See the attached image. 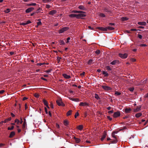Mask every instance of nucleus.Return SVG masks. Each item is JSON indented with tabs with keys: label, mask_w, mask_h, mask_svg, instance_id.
Wrapping results in <instances>:
<instances>
[{
	"label": "nucleus",
	"mask_w": 148,
	"mask_h": 148,
	"mask_svg": "<svg viewBox=\"0 0 148 148\" xmlns=\"http://www.w3.org/2000/svg\"><path fill=\"white\" fill-rule=\"evenodd\" d=\"M69 28L68 27H64L59 31V33L60 34H61L67 30L69 29Z\"/></svg>",
	"instance_id": "f257e3e1"
},
{
	"label": "nucleus",
	"mask_w": 148,
	"mask_h": 148,
	"mask_svg": "<svg viewBox=\"0 0 148 148\" xmlns=\"http://www.w3.org/2000/svg\"><path fill=\"white\" fill-rule=\"evenodd\" d=\"M119 56L123 59H125L127 58V53L122 54L120 53L119 54Z\"/></svg>",
	"instance_id": "f03ea898"
},
{
	"label": "nucleus",
	"mask_w": 148,
	"mask_h": 148,
	"mask_svg": "<svg viewBox=\"0 0 148 148\" xmlns=\"http://www.w3.org/2000/svg\"><path fill=\"white\" fill-rule=\"evenodd\" d=\"M120 113L119 111H118L114 113L113 116L114 118H116L120 116Z\"/></svg>",
	"instance_id": "7ed1b4c3"
},
{
	"label": "nucleus",
	"mask_w": 148,
	"mask_h": 148,
	"mask_svg": "<svg viewBox=\"0 0 148 148\" xmlns=\"http://www.w3.org/2000/svg\"><path fill=\"white\" fill-rule=\"evenodd\" d=\"M56 102L57 104L59 106H64V104H63V103L61 99H58L56 101Z\"/></svg>",
	"instance_id": "20e7f679"
},
{
	"label": "nucleus",
	"mask_w": 148,
	"mask_h": 148,
	"mask_svg": "<svg viewBox=\"0 0 148 148\" xmlns=\"http://www.w3.org/2000/svg\"><path fill=\"white\" fill-rule=\"evenodd\" d=\"M77 18H83V17H85L86 16V15L84 14H77Z\"/></svg>",
	"instance_id": "39448f33"
},
{
	"label": "nucleus",
	"mask_w": 148,
	"mask_h": 148,
	"mask_svg": "<svg viewBox=\"0 0 148 148\" xmlns=\"http://www.w3.org/2000/svg\"><path fill=\"white\" fill-rule=\"evenodd\" d=\"M102 87L104 89L106 90H111L112 89L111 88L107 86H102Z\"/></svg>",
	"instance_id": "423d86ee"
},
{
	"label": "nucleus",
	"mask_w": 148,
	"mask_h": 148,
	"mask_svg": "<svg viewBox=\"0 0 148 148\" xmlns=\"http://www.w3.org/2000/svg\"><path fill=\"white\" fill-rule=\"evenodd\" d=\"M107 135V132L106 131H104L103 133V134L101 138V141H103L104 139L106 138Z\"/></svg>",
	"instance_id": "0eeeda50"
},
{
	"label": "nucleus",
	"mask_w": 148,
	"mask_h": 148,
	"mask_svg": "<svg viewBox=\"0 0 148 148\" xmlns=\"http://www.w3.org/2000/svg\"><path fill=\"white\" fill-rule=\"evenodd\" d=\"M34 9V8L33 7H31L27 8L25 11L26 13H28L32 11Z\"/></svg>",
	"instance_id": "6e6552de"
},
{
	"label": "nucleus",
	"mask_w": 148,
	"mask_h": 148,
	"mask_svg": "<svg viewBox=\"0 0 148 148\" xmlns=\"http://www.w3.org/2000/svg\"><path fill=\"white\" fill-rule=\"evenodd\" d=\"M78 8L80 10H86V8L84 6H83L82 5H79Z\"/></svg>",
	"instance_id": "1a4fd4ad"
},
{
	"label": "nucleus",
	"mask_w": 148,
	"mask_h": 148,
	"mask_svg": "<svg viewBox=\"0 0 148 148\" xmlns=\"http://www.w3.org/2000/svg\"><path fill=\"white\" fill-rule=\"evenodd\" d=\"M119 61L118 60H115L110 62V64L112 65H115L117 64H119Z\"/></svg>",
	"instance_id": "9d476101"
},
{
	"label": "nucleus",
	"mask_w": 148,
	"mask_h": 148,
	"mask_svg": "<svg viewBox=\"0 0 148 148\" xmlns=\"http://www.w3.org/2000/svg\"><path fill=\"white\" fill-rule=\"evenodd\" d=\"M66 79H69L71 78V77L70 75H67L66 74L64 73L62 75Z\"/></svg>",
	"instance_id": "9b49d317"
},
{
	"label": "nucleus",
	"mask_w": 148,
	"mask_h": 148,
	"mask_svg": "<svg viewBox=\"0 0 148 148\" xmlns=\"http://www.w3.org/2000/svg\"><path fill=\"white\" fill-rule=\"evenodd\" d=\"M88 104L86 102H81L79 104V105L81 106H88Z\"/></svg>",
	"instance_id": "f8f14e48"
},
{
	"label": "nucleus",
	"mask_w": 148,
	"mask_h": 148,
	"mask_svg": "<svg viewBox=\"0 0 148 148\" xmlns=\"http://www.w3.org/2000/svg\"><path fill=\"white\" fill-rule=\"evenodd\" d=\"M69 99L71 100L76 102H78L80 101L79 99L78 98L75 99L73 98L70 97L69 98Z\"/></svg>",
	"instance_id": "ddd939ff"
},
{
	"label": "nucleus",
	"mask_w": 148,
	"mask_h": 148,
	"mask_svg": "<svg viewBox=\"0 0 148 148\" xmlns=\"http://www.w3.org/2000/svg\"><path fill=\"white\" fill-rule=\"evenodd\" d=\"M102 72V74L104 75L105 77H107L109 75L108 73L106 71H103Z\"/></svg>",
	"instance_id": "4468645a"
},
{
	"label": "nucleus",
	"mask_w": 148,
	"mask_h": 148,
	"mask_svg": "<svg viewBox=\"0 0 148 148\" xmlns=\"http://www.w3.org/2000/svg\"><path fill=\"white\" fill-rule=\"evenodd\" d=\"M125 112L126 113H130L132 110L130 108H127L125 109Z\"/></svg>",
	"instance_id": "2eb2a0df"
},
{
	"label": "nucleus",
	"mask_w": 148,
	"mask_h": 148,
	"mask_svg": "<svg viewBox=\"0 0 148 148\" xmlns=\"http://www.w3.org/2000/svg\"><path fill=\"white\" fill-rule=\"evenodd\" d=\"M140 108H141L140 106H137V108L136 109H134V112H137L139 111H140Z\"/></svg>",
	"instance_id": "dca6fc26"
},
{
	"label": "nucleus",
	"mask_w": 148,
	"mask_h": 148,
	"mask_svg": "<svg viewBox=\"0 0 148 148\" xmlns=\"http://www.w3.org/2000/svg\"><path fill=\"white\" fill-rule=\"evenodd\" d=\"M43 102L44 105L46 106L47 108H49V107L48 105V102L46 100L43 99Z\"/></svg>",
	"instance_id": "f3484780"
},
{
	"label": "nucleus",
	"mask_w": 148,
	"mask_h": 148,
	"mask_svg": "<svg viewBox=\"0 0 148 148\" xmlns=\"http://www.w3.org/2000/svg\"><path fill=\"white\" fill-rule=\"evenodd\" d=\"M56 11L55 10H52L49 12V14L50 15H53L56 14Z\"/></svg>",
	"instance_id": "a211bd4d"
},
{
	"label": "nucleus",
	"mask_w": 148,
	"mask_h": 148,
	"mask_svg": "<svg viewBox=\"0 0 148 148\" xmlns=\"http://www.w3.org/2000/svg\"><path fill=\"white\" fill-rule=\"evenodd\" d=\"M98 29L101 31H107V29L106 27H98Z\"/></svg>",
	"instance_id": "6ab92c4d"
},
{
	"label": "nucleus",
	"mask_w": 148,
	"mask_h": 148,
	"mask_svg": "<svg viewBox=\"0 0 148 148\" xmlns=\"http://www.w3.org/2000/svg\"><path fill=\"white\" fill-rule=\"evenodd\" d=\"M15 135V133L14 132H12L10 133V134L9 136V137L10 138H12Z\"/></svg>",
	"instance_id": "aec40b11"
},
{
	"label": "nucleus",
	"mask_w": 148,
	"mask_h": 148,
	"mask_svg": "<svg viewBox=\"0 0 148 148\" xmlns=\"http://www.w3.org/2000/svg\"><path fill=\"white\" fill-rule=\"evenodd\" d=\"M138 24L140 25H145L146 24V23L145 22H138Z\"/></svg>",
	"instance_id": "412c9836"
},
{
	"label": "nucleus",
	"mask_w": 148,
	"mask_h": 148,
	"mask_svg": "<svg viewBox=\"0 0 148 148\" xmlns=\"http://www.w3.org/2000/svg\"><path fill=\"white\" fill-rule=\"evenodd\" d=\"M69 16L70 17H76L77 18V14H70Z\"/></svg>",
	"instance_id": "4be33fe9"
},
{
	"label": "nucleus",
	"mask_w": 148,
	"mask_h": 148,
	"mask_svg": "<svg viewBox=\"0 0 148 148\" xmlns=\"http://www.w3.org/2000/svg\"><path fill=\"white\" fill-rule=\"evenodd\" d=\"M74 139L75 140V141L76 143H79L81 141L80 139L79 138H77L75 137H74Z\"/></svg>",
	"instance_id": "5701e85b"
},
{
	"label": "nucleus",
	"mask_w": 148,
	"mask_h": 148,
	"mask_svg": "<svg viewBox=\"0 0 148 148\" xmlns=\"http://www.w3.org/2000/svg\"><path fill=\"white\" fill-rule=\"evenodd\" d=\"M59 43L60 45H64L65 43L63 40H60L59 41Z\"/></svg>",
	"instance_id": "b1692460"
},
{
	"label": "nucleus",
	"mask_w": 148,
	"mask_h": 148,
	"mask_svg": "<svg viewBox=\"0 0 148 148\" xmlns=\"http://www.w3.org/2000/svg\"><path fill=\"white\" fill-rule=\"evenodd\" d=\"M26 123L25 121H24L23 124L22 125V128L24 129L26 126Z\"/></svg>",
	"instance_id": "393cba45"
},
{
	"label": "nucleus",
	"mask_w": 148,
	"mask_h": 148,
	"mask_svg": "<svg viewBox=\"0 0 148 148\" xmlns=\"http://www.w3.org/2000/svg\"><path fill=\"white\" fill-rule=\"evenodd\" d=\"M142 114L141 113H138L136 114L135 115V116L137 118H139L141 116Z\"/></svg>",
	"instance_id": "a878e982"
},
{
	"label": "nucleus",
	"mask_w": 148,
	"mask_h": 148,
	"mask_svg": "<svg viewBox=\"0 0 148 148\" xmlns=\"http://www.w3.org/2000/svg\"><path fill=\"white\" fill-rule=\"evenodd\" d=\"M94 97H95V98L97 100H99V99H100V97L99 96L98 94H96V93L95 94Z\"/></svg>",
	"instance_id": "bb28decb"
},
{
	"label": "nucleus",
	"mask_w": 148,
	"mask_h": 148,
	"mask_svg": "<svg viewBox=\"0 0 148 148\" xmlns=\"http://www.w3.org/2000/svg\"><path fill=\"white\" fill-rule=\"evenodd\" d=\"M115 134V132H112V136L115 139H117V137L116 136H115L114 134Z\"/></svg>",
	"instance_id": "cd10ccee"
},
{
	"label": "nucleus",
	"mask_w": 148,
	"mask_h": 148,
	"mask_svg": "<svg viewBox=\"0 0 148 148\" xmlns=\"http://www.w3.org/2000/svg\"><path fill=\"white\" fill-rule=\"evenodd\" d=\"M72 112V110H70L69 111H68L66 113L67 116H69L71 115V114Z\"/></svg>",
	"instance_id": "c85d7f7f"
},
{
	"label": "nucleus",
	"mask_w": 148,
	"mask_h": 148,
	"mask_svg": "<svg viewBox=\"0 0 148 148\" xmlns=\"http://www.w3.org/2000/svg\"><path fill=\"white\" fill-rule=\"evenodd\" d=\"M128 19V18L126 17H122L121 18V20L123 21H127Z\"/></svg>",
	"instance_id": "c756f323"
},
{
	"label": "nucleus",
	"mask_w": 148,
	"mask_h": 148,
	"mask_svg": "<svg viewBox=\"0 0 148 148\" xmlns=\"http://www.w3.org/2000/svg\"><path fill=\"white\" fill-rule=\"evenodd\" d=\"M106 68L108 71H111L112 70V69L109 66H106Z\"/></svg>",
	"instance_id": "7c9ffc66"
},
{
	"label": "nucleus",
	"mask_w": 148,
	"mask_h": 148,
	"mask_svg": "<svg viewBox=\"0 0 148 148\" xmlns=\"http://www.w3.org/2000/svg\"><path fill=\"white\" fill-rule=\"evenodd\" d=\"M64 124L65 126H67L69 124V122L67 120H65L64 121Z\"/></svg>",
	"instance_id": "2f4dec72"
},
{
	"label": "nucleus",
	"mask_w": 148,
	"mask_h": 148,
	"mask_svg": "<svg viewBox=\"0 0 148 148\" xmlns=\"http://www.w3.org/2000/svg\"><path fill=\"white\" fill-rule=\"evenodd\" d=\"M118 142L117 140V139H115V140H112L110 142L112 143H117V142Z\"/></svg>",
	"instance_id": "473e14b6"
},
{
	"label": "nucleus",
	"mask_w": 148,
	"mask_h": 148,
	"mask_svg": "<svg viewBox=\"0 0 148 148\" xmlns=\"http://www.w3.org/2000/svg\"><path fill=\"white\" fill-rule=\"evenodd\" d=\"M106 28L107 29V30L109 29V30H114V27H110V26H108V27H106Z\"/></svg>",
	"instance_id": "72a5a7b5"
},
{
	"label": "nucleus",
	"mask_w": 148,
	"mask_h": 148,
	"mask_svg": "<svg viewBox=\"0 0 148 148\" xmlns=\"http://www.w3.org/2000/svg\"><path fill=\"white\" fill-rule=\"evenodd\" d=\"M41 10H42V9L40 8H39L37 10L36 12V13H38L40 12Z\"/></svg>",
	"instance_id": "f704fd0d"
},
{
	"label": "nucleus",
	"mask_w": 148,
	"mask_h": 148,
	"mask_svg": "<svg viewBox=\"0 0 148 148\" xmlns=\"http://www.w3.org/2000/svg\"><path fill=\"white\" fill-rule=\"evenodd\" d=\"M99 16H100L102 17H106V15L102 13H101L99 14Z\"/></svg>",
	"instance_id": "c9c22d12"
},
{
	"label": "nucleus",
	"mask_w": 148,
	"mask_h": 148,
	"mask_svg": "<svg viewBox=\"0 0 148 148\" xmlns=\"http://www.w3.org/2000/svg\"><path fill=\"white\" fill-rule=\"evenodd\" d=\"M78 129L80 130H81L83 129V126L82 125H79L78 126Z\"/></svg>",
	"instance_id": "e433bc0d"
},
{
	"label": "nucleus",
	"mask_w": 148,
	"mask_h": 148,
	"mask_svg": "<svg viewBox=\"0 0 148 148\" xmlns=\"http://www.w3.org/2000/svg\"><path fill=\"white\" fill-rule=\"evenodd\" d=\"M52 0H42V1L44 3H47L48 2H50Z\"/></svg>",
	"instance_id": "4c0bfd02"
},
{
	"label": "nucleus",
	"mask_w": 148,
	"mask_h": 148,
	"mask_svg": "<svg viewBox=\"0 0 148 148\" xmlns=\"http://www.w3.org/2000/svg\"><path fill=\"white\" fill-rule=\"evenodd\" d=\"M93 60H92L90 59L89 60L88 62V64H91L92 63Z\"/></svg>",
	"instance_id": "58836bf2"
},
{
	"label": "nucleus",
	"mask_w": 148,
	"mask_h": 148,
	"mask_svg": "<svg viewBox=\"0 0 148 148\" xmlns=\"http://www.w3.org/2000/svg\"><path fill=\"white\" fill-rule=\"evenodd\" d=\"M14 126H12L11 127H8V130H12L14 129Z\"/></svg>",
	"instance_id": "ea45409f"
},
{
	"label": "nucleus",
	"mask_w": 148,
	"mask_h": 148,
	"mask_svg": "<svg viewBox=\"0 0 148 148\" xmlns=\"http://www.w3.org/2000/svg\"><path fill=\"white\" fill-rule=\"evenodd\" d=\"M4 12L5 13H8L10 12V9H7L6 10H4Z\"/></svg>",
	"instance_id": "a19ab883"
},
{
	"label": "nucleus",
	"mask_w": 148,
	"mask_h": 148,
	"mask_svg": "<svg viewBox=\"0 0 148 148\" xmlns=\"http://www.w3.org/2000/svg\"><path fill=\"white\" fill-rule=\"evenodd\" d=\"M115 94L116 95H119L121 94V93L120 92H118L117 91H116L115 92Z\"/></svg>",
	"instance_id": "79ce46f5"
},
{
	"label": "nucleus",
	"mask_w": 148,
	"mask_h": 148,
	"mask_svg": "<svg viewBox=\"0 0 148 148\" xmlns=\"http://www.w3.org/2000/svg\"><path fill=\"white\" fill-rule=\"evenodd\" d=\"M95 53L97 55H99L100 53V51L99 50H97L96 51Z\"/></svg>",
	"instance_id": "37998d69"
},
{
	"label": "nucleus",
	"mask_w": 148,
	"mask_h": 148,
	"mask_svg": "<svg viewBox=\"0 0 148 148\" xmlns=\"http://www.w3.org/2000/svg\"><path fill=\"white\" fill-rule=\"evenodd\" d=\"M79 115V113L78 112H77L75 115V118H76Z\"/></svg>",
	"instance_id": "c03bdc74"
},
{
	"label": "nucleus",
	"mask_w": 148,
	"mask_h": 148,
	"mask_svg": "<svg viewBox=\"0 0 148 148\" xmlns=\"http://www.w3.org/2000/svg\"><path fill=\"white\" fill-rule=\"evenodd\" d=\"M104 12H110V11L108 9L106 8L104 9Z\"/></svg>",
	"instance_id": "a18cd8bd"
},
{
	"label": "nucleus",
	"mask_w": 148,
	"mask_h": 148,
	"mask_svg": "<svg viewBox=\"0 0 148 148\" xmlns=\"http://www.w3.org/2000/svg\"><path fill=\"white\" fill-rule=\"evenodd\" d=\"M138 37L140 39H141L142 38V36L140 34H138Z\"/></svg>",
	"instance_id": "49530a36"
},
{
	"label": "nucleus",
	"mask_w": 148,
	"mask_h": 148,
	"mask_svg": "<svg viewBox=\"0 0 148 148\" xmlns=\"http://www.w3.org/2000/svg\"><path fill=\"white\" fill-rule=\"evenodd\" d=\"M134 88L133 87L130 88L129 89V90L130 91L132 92L134 91Z\"/></svg>",
	"instance_id": "de8ad7c7"
},
{
	"label": "nucleus",
	"mask_w": 148,
	"mask_h": 148,
	"mask_svg": "<svg viewBox=\"0 0 148 148\" xmlns=\"http://www.w3.org/2000/svg\"><path fill=\"white\" fill-rule=\"evenodd\" d=\"M36 4V3H32L31 4L28 5L29 6H34Z\"/></svg>",
	"instance_id": "09e8293b"
},
{
	"label": "nucleus",
	"mask_w": 148,
	"mask_h": 148,
	"mask_svg": "<svg viewBox=\"0 0 148 148\" xmlns=\"http://www.w3.org/2000/svg\"><path fill=\"white\" fill-rule=\"evenodd\" d=\"M61 59V57H57V60L58 63H59L60 62V59Z\"/></svg>",
	"instance_id": "8fccbe9b"
},
{
	"label": "nucleus",
	"mask_w": 148,
	"mask_h": 148,
	"mask_svg": "<svg viewBox=\"0 0 148 148\" xmlns=\"http://www.w3.org/2000/svg\"><path fill=\"white\" fill-rule=\"evenodd\" d=\"M17 122V124H18V123L20 122L19 121L18 119H15V123H16V122Z\"/></svg>",
	"instance_id": "3c124183"
},
{
	"label": "nucleus",
	"mask_w": 148,
	"mask_h": 148,
	"mask_svg": "<svg viewBox=\"0 0 148 148\" xmlns=\"http://www.w3.org/2000/svg\"><path fill=\"white\" fill-rule=\"evenodd\" d=\"M52 71L51 69H49L48 70H46L45 72L46 73H49L50 72Z\"/></svg>",
	"instance_id": "603ef678"
},
{
	"label": "nucleus",
	"mask_w": 148,
	"mask_h": 148,
	"mask_svg": "<svg viewBox=\"0 0 148 148\" xmlns=\"http://www.w3.org/2000/svg\"><path fill=\"white\" fill-rule=\"evenodd\" d=\"M73 12L75 13H79V11L77 10H73Z\"/></svg>",
	"instance_id": "864d4df0"
},
{
	"label": "nucleus",
	"mask_w": 148,
	"mask_h": 148,
	"mask_svg": "<svg viewBox=\"0 0 148 148\" xmlns=\"http://www.w3.org/2000/svg\"><path fill=\"white\" fill-rule=\"evenodd\" d=\"M70 39V37H69L67 38V41L66 42V43H68L69 42V40Z\"/></svg>",
	"instance_id": "5fc2aeb1"
},
{
	"label": "nucleus",
	"mask_w": 148,
	"mask_h": 148,
	"mask_svg": "<svg viewBox=\"0 0 148 148\" xmlns=\"http://www.w3.org/2000/svg\"><path fill=\"white\" fill-rule=\"evenodd\" d=\"M37 25H38V26L41 25L42 24V23L40 21L39 22H38L37 23Z\"/></svg>",
	"instance_id": "6e6d98bb"
},
{
	"label": "nucleus",
	"mask_w": 148,
	"mask_h": 148,
	"mask_svg": "<svg viewBox=\"0 0 148 148\" xmlns=\"http://www.w3.org/2000/svg\"><path fill=\"white\" fill-rule=\"evenodd\" d=\"M34 96L36 98H38L39 97V95L37 94H35L34 95Z\"/></svg>",
	"instance_id": "4d7b16f0"
},
{
	"label": "nucleus",
	"mask_w": 148,
	"mask_h": 148,
	"mask_svg": "<svg viewBox=\"0 0 148 148\" xmlns=\"http://www.w3.org/2000/svg\"><path fill=\"white\" fill-rule=\"evenodd\" d=\"M40 79L42 80H43L44 81H47V79L43 77H41L40 78Z\"/></svg>",
	"instance_id": "13d9d810"
},
{
	"label": "nucleus",
	"mask_w": 148,
	"mask_h": 148,
	"mask_svg": "<svg viewBox=\"0 0 148 148\" xmlns=\"http://www.w3.org/2000/svg\"><path fill=\"white\" fill-rule=\"evenodd\" d=\"M44 64V63H38L37 64V65L38 66H41L42 65Z\"/></svg>",
	"instance_id": "bf43d9fd"
},
{
	"label": "nucleus",
	"mask_w": 148,
	"mask_h": 148,
	"mask_svg": "<svg viewBox=\"0 0 148 148\" xmlns=\"http://www.w3.org/2000/svg\"><path fill=\"white\" fill-rule=\"evenodd\" d=\"M114 112L113 110H112L109 111L108 112V113L109 114H111L113 113Z\"/></svg>",
	"instance_id": "052dcab7"
},
{
	"label": "nucleus",
	"mask_w": 148,
	"mask_h": 148,
	"mask_svg": "<svg viewBox=\"0 0 148 148\" xmlns=\"http://www.w3.org/2000/svg\"><path fill=\"white\" fill-rule=\"evenodd\" d=\"M31 23V22L30 21L28 20L27 21V22L26 23V24L27 25V24L30 23Z\"/></svg>",
	"instance_id": "680f3d73"
},
{
	"label": "nucleus",
	"mask_w": 148,
	"mask_h": 148,
	"mask_svg": "<svg viewBox=\"0 0 148 148\" xmlns=\"http://www.w3.org/2000/svg\"><path fill=\"white\" fill-rule=\"evenodd\" d=\"M108 119H109L110 121H112V118H111L110 116H107Z\"/></svg>",
	"instance_id": "e2e57ef3"
},
{
	"label": "nucleus",
	"mask_w": 148,
	"mask_h": 148,
	"mask_svg": "<svg viewBox=\"0 0 148 148\" xmlns=\"http://www.w3.org/2000/svg\"><path fill=\"white\" fill-rule=\"evenodd\" d=\"M45 111L46 113L47 114L48 113L46 107H45Z\"/></svg>",
	"instance_id": "0e129e2a"
},
{
	"label": "nucleus",
	"mask_w": 148,
	"mask_h": 148,
	"mask_svg": "<svg viewBox=\"0 0 148 148\" xmlns=\"http://www.w3.org/2000/svg\"><path fill=\"white\" fill-rule=\"evenodd\" d=\"M46 7L47 8H49L50 7V5H49V4H47V5H46Z\"/></svg>",
	"instance_id": "69168bd1"
},
{
	"label": "nucleus",
	"mask_w": 148,
	"mask_h": 148,
	"mask_svg": "<svg viewBox=\"0 0 148 148\" xmlns=\"http://www.w3.org/2000/svg\"><path fill=\"white\" fill-rule=\"evenodd\" d=\"M79 13L80 14H83L85 13V12L83 11H79Z\"/></svg>",
	"instance_id": "338daca9"
},
{
	"label": "nucleus",
	"mask_w": 148,
	"mask_h": 148,
	"mask_svg": "<svg viewBox=\"0 0 148 148\" xmlns=\"http://www.w3.org/2000/svg\"><path fill=\"white\" fill-rule=\"evenodd\" d=\"M109 25H114L115 24L114 23H110L109 24Z\"/></svg>",
	"instance_id": "774afa93"
}]
</instances>
